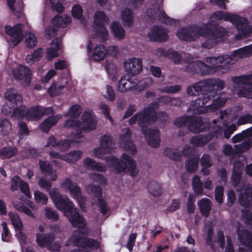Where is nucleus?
<instances>
[{"mask_svg": "<svg viewBox=\"0 0 252 252\" xmlns=\"http://www.w3.org/2000/svg\"><path fill=\"white\" fill-rule=\"evenodd\" d=\"M250 53L248 47L245 46L234 51L230 56L228 55L218 57H207L205 61L211 64L208 65L201 61H195L189 63L185 68L187 72L192 75L204 76L213 74L216 72L228 70L229 65L236 62L235 57L243 58Z\"/></svg>", "mask_w": 252, "mask_h": 252, "instance_id": "1", "label": "nucleus"}, {"mask_svg": "<svg viewBox=\"0 0 252 252\" xmlns=\"http://www.w3.org/2000/svg\"><path fill=\"white\" fill-rule=\"evenodd\" d=\"M224 87V82L219 78H208L200 80L187 88V93L190 95H200L191 105V109L197 114L207 112L206 104L215 95L212 91H220Z\"/></svg>", "mask_w": 252, "mask_h": 252, "instance_id": "2", "label": "nucleus"}, {"mask_svg": "<svg viewBox=\"0 0 252 252\" xmlns=\"http://www.w3.org/2000/svg\"><path fill=\"white\" fill-rule=\"evenodd\" d=\"M159 106L158 102H152L148 106L136 113L128 120L130 125H133L137 122L147 143L154 148H158L160 145L159 131L158 129L148 128V127L157 121L158 116L156 109H158Z\"/></svg>", "mask_w": 252, "mask_h": 252, "instance_id": "3", "label": "nucleus"}, {"mask_svg": "<svg viewBox=\"0 0 252 252\" xmlns=\"http://www.w3.org/2000/svg\"><path fill=\"white\" fill-rule=\"evenodd\" d=\"M226 33L227 31L224 27L210 21L204 24L202 27L192 24L179 28L176 35L181 40L192 42L200 37L215 40L222 37Z\"/></svg>", "mask_w": 252, "mask_h": 252, "instance_id": "4", "label": "nucleus"}, {"mask_svg": "<svg viewBox=\"0 0 252 252\" xmlns=\"http://www.w3.org/2000/svg\"><path fill=\"white\" fill-rule=\"evenodd\" d=\"M92 113L91 111H85L82 116V121L68 119L64 122V126L68 128H74L76 130L74 138H80L83 136L84 133L95 128L97 119Z\"/></svg>", "mask_w": 252, "mask_h": 252, "instance_id": "5", "label": "nucleus"}, {"mask_svg": "<svg viewBox=\"0 0 252 252\" xmlns=\"http://www.w3.org/2000/svg\"><path fill=\"white\" fill-rule=\"evenodd\" d=\"M121 159L112 156L108 160L111 163V165L118 173L126 172L127 169L129 174L132 177L137 176L138 170L136 168V163L127 154L123 153L121 156Z\"/></svg>", "mask_w": 252, "mask_h": 252, "instance_id": "6", "label": "nucleus"}, {"mask_svg": "<svg viewBox=\"0 0 252 252\" xmlns=\"http://www.w3.org/2000/svg\"><path fill=\"white\" fill-rule=\"evenodd\" d=\"M5 97L8 100L12 107V117L17 120L26 118V107L23 105L22 97L13 89H10L4 94Z\"/></svg>", "mask_w": 252, "mask_h": 252, "instance_id": "7", "label": "nucleus"}, {"mask_svg": "<svg viewBox=\"0 0 252 252\" xmlns=\"http://www.w3.org/2000/svg\"><path fill=\"white\" fill-rule=\"evenodd\" d=\"M211 18L218 20H224L226 21H229L235 26L238 31L243 32H245L248 23L247 18L223 11H217L214 12L211 16Z\"/></svg>", "mask_w": 252, "mask_h": 252, "instance_id": "8", "label": "nucleus"}, {"mask_svg": "<svg viewBox=\"0 0 252 252\" xmlns=\"http://www.w3.org/2000/svg\"><path fill=\"white\" fill-rule=\"evenodd\" d=\"M94 24L98 28L95 30L96 36L100 38L101 41L105 43L108 39V32L105 26L108 25L109 19L103 11H97L94 15Z\"/></svg>", "mask_w": 252, "mask_h": 252, "instance_id": "9", "label": "nucleus"}, {"mask_svg": "<svg viewBox=\"0 0 252 252\" xmlns=\"http://www.w3.org/2000/svg\"><path fill=\"white\" fill-rule=\"evenodd\" d=\"M55 236L53 233H37L36 242L37 245L42 248H47L51 252H59L61 246L58 242H54Z\"/></svg>", "mask_w": 252, "mask_h": 252, "instance_id": "10", "label": "nucleus"}, {"mask_svg": "<svg viewBox=\"0 0 252 252\" xmlns=\"http://www.w3.org/2000/svg\"><path fill=\"white\" fill-rule=\"evenodd\" d=\"M50 198L53 200L57 208L65 213L73 206L67 195H61L59 189L54 188L49 192Z\"/></svg>", "mask_w": 252, "mask_h": 252, "instance_id": "11", "label": "nucleus"}, {"mask_svg": "<svg viewBox=\"0 0 252 252\" xmlns=\"http://www.w3.org/2000/svg\"><path fill=\"white\" fill-rule=\"evenodd\" d=\"M62 186L69 190L71 197L77 200L78 205L83 209L85 205V197L82 194L81 189L77 184L66 178L62 184Z\"/></svg>", "mask_w": 252, "mask_h": 252, "instance_id": "12", "label": "nucleus"}, {"mask_svg": "<svg viewBox=\"0 0 252 252\" xmlns=\"http://www.w3.org/2000/svg\"><path fill=\"white\" fill-rule=\"evenodd\" d=\"M68 220L74 228L84 229L87 227V222L84 217L81 215L77 209L72 206L71 209L64 213Z\"/></svg>", "mask_w": 252, "mask_h": 252, "instance_id": "13", "label": "nucleus"}, {"mask_svg": "<svg viewBox=\"0 0 252 252\" xmlns=\"http://www.w3.org/2000/svg\"><path fill=\"white\" fill-rule=\"evenodd\" d=\"M188 129L195 133L203 132L209 128V124L203 122L202 118L198 116H189Z\"/></svg>", "mask_w": 252, "mask_h": 252, "instance_id": "14", "label": "nucleus"}, {"mask_svg": "<svg viewBox=\"0 0 252 252\" xmlns=\"http://www.w3.org/2000/svg\"><path fill=\"white\" fill-rule=\"evenodd\" d=\"M148 36L152 41L155 42H165L168 38L167 29L158 25H154L152 27Z\"/></svg>", "mask_w": 252, "mask_h": 252, "instance_id": "15", "label": "nucleus"}, {"mask_svg": "<svg viewBox=\"0 0 252 252\" xmlns=\"http://www.w3.org/2000/svg\"><path fill=\"white\" fill-rule=\"evenodd\" d=\"M138 83V81L135 77H129L128 75H123L119 82L118 91L124 93L136 90Z\"/></svg>", "mask_w": 252, "mask_h": 252, "instance_id": "16", "label": "nucleus"}, {"mask_svg": "<svg viewBox=\"0 0 252 252\" xmlns=\"http://www.w3.org/2000/svg\"><path fill=\"white\" fill-rule=\"evenodd\" d=\"M12 74L16 79L23 80L27 84H29L31 82V71L28 67L24 65H20L17 68L13 69Z\"/></svg>", "mask_w": 252, "mask_h": 252, "instance_id": "17", "label": "nucleus"}, {"mask_svg": "<svg viewBox=\"0 0 252 252\" xmlns=\"http://www.w3.org/2000/svg\"><path fill=\"white\" fill-rule=\"evenodd\" d=\"M126 71L128 73L135 76L139 73L143 69L142 62L139 58H132L124 63Z\"/></svg>", "mask_w": 252, "mask_h": 252, "instance_id": "18", "label": "nucleus"}, {"mask_svg": "<svg viewBox=\"0 0 252 252\" xmlns=\"http://www.w3.org/2000/svg\"><path fill=\"white\" fill-rule=\"evenodd\" d=\"M237 233L240 243L252 251V232L244 228H237Z\"/></svg>", "mask_w": 252, "mask_h": 252, "instance_id": "19", "label": "nucleus"}, {"mask_svg": "<svg viewBox=\"0 0 252 252\" xmlns=\"http://www.w3.org/2000/svg\"><path fill=\"white\" fill-rule=\"evenodd\" d=\"M82 230H75L73 231L72 236L67 242L66 246L69 245V243L71 242L76 247L83 248L85 239L86 238L84 237L87 235V232Z\"/></svg>", "mask_w": 252, "mask_h": 252, "instance_id": "20", "label": "nucleus"}, {"mask_svg": "<svg viewBox=\"0 0 252 252\" xmlns=\"http://www.w3.org/2000/svg\"><path fill=\"white\" fill-rule=\"evenodd\" d=\"M120 142L124 145V149L130 154L134 155L137 152V149L135 144L131 140V132L127 129L125 133L120 136Z\"/></svg>", "mask_w": 252, "mask_h": 252, "instance_id": "21", "label": "nucleus"}, {"mask_svg": "<svg viewBox=\"0 0 252 252\" xmlns=\"http://www.w3.org/2000/svg\"><path fill=\"white\" fill-rule=\"evenodd\" d=\"M239 201L240 204L245 207L252 206V186H248L244 191L241 192Z\"/></svg>", "mask_w": 252, "mask_h": 252, "instance_id": "22", "label": "nucleus"}, {"mask_svg": "<svg viewBox=\"0 0 252 252\" xmlns=\"http://www.w3.org/2000/svg\"><path fill=\"white\" fill-rule=\"evenodd\" d=\"M214 136V134L212 133L205 134H199L191 137L190 142L195 147H202L210 141Z\"/></svg>", "mask_w": 252, "mask_h": 252, "instance_id": "23", "label": "nucleus"}, {"mask_svg": "<svg viewBox=\"0 0 252 252\" xmlns=\"http://www.w3.org/2000/svg\"><path fill=\"white\" fill-rule=\"evenodd\" d=\"M62 38L57 37L52 41L51 45L53 47L49 48L47 50V58L51 60L58 56V51L62 48Z\"/></svg>", "mask_w": 252, "mask_h": 252, "instance_id": "24", "label": "nucleus"}, {"mask_svg": "<svg viewBox=\"0 0 252 252\" xmlns=\"http://www.w3.org/2000/svg\"><path fill=\"white\" fill-rule=\"evenodd\" d=\"M157 10L158 12L157 19L160 23L166 25H173L176 24V20L169 17L164 10L162 9V7L161 5H158Z\"/></svg>", "mask_w": 252, "mask_h": 252, "instance_id": "25", "label": "nucleus"}, {"mask_svg": "<svg viewBox=\"0 0 252 252\" xmlns=\"http://www.w3.org/2000/svg\"><path fill=\"white\" fill-rule=\"evenodd\" d=\"M198 205L202 215L207 218L211 209L212 202L209 199L202 198L198 201Z\"/></svg>", "mask_w": 252, "mask_h": 252, "instance_id": "26", "label": "nucleus"}, {"mask_svg": "<svg viewBox=\"0 0 252 252\" xmlns=\"http://www.w3.org/2000/svg\"><path fill=\"white\" fill-rule=\"evenodd\" d=\"M110 27L111 32L115 38L119 39H123L125 38V30L119 22H112Z\"/></svg>", "mask_w": 252, "mask_h": 252, "instance_id": "27", "label": "nucleus"}, {"mask_svg": "<svg viewBox=\"0 0 252 252\" xmlns=\"http://www.w3.org/2000/svg\"><path fill=\"white\" fill-rule=\"evenodd\" d=\"M160 55L173 61L176 64H179L181 62L182 57L181 55L178 52L174 51L172 49L168 50L163 49L161 50Z\"/></svg>", "mask_w": 252, "mask_h": 252, "instance_id": "28", "label": "nucleus"}, {"mask_svg": "<svg viewBox=\"0 0 252 252\" xmlns=\"http://www.w3.org/2000/svg\"><path fill=\"white\" fill-rule=\"evenodd\" d=\"M121 18L125 27H131L133 24L134 17L132 11L128 8L124 9L121 12Z\"/></svg>", "mask_w": 252, "mask_h": 252, "instance_id": "29", "label": "nucleus"}, {"mask_svg": "<svg viewBox=\"0 0 252 252\" xmlns=\"http://www.w3.org/2000/svg\"><path fill=\"white\" fill-rule=\"evenodd\" d=\"M41 106L36 105L31 107L26 112V118L28 120H38L42 117Z\"/></svg>", "mask_w": 252, "mask_h": 252, "instance_id": "30", "label": "nucleus"}, {"mask_svg": "<svg viewBox=\"0 0 252 252\" xmlns=\"http://www.w3.org/2000/svg\"><path fill=\"white\" fill-rule=\"evenodd\" d=\"M163 154L164 156L173 161H180L182 157V154L177 148L166 147L163 150Z\"/></svg>", "mask_w": 252, "mask_h": 252, "instance_id": "31", "label": "nucleus"}, {"mask_svg": "<svg viewBox=\"0 0 252 252\" xmlns=\"http://www.w3.org/2000/svg\"><path fill=\"white\" fill-rule=\"evenodd\" d=\"M18 149L15 147H4L0 149V158L2 159H9L16 155Z\"/></svg>", "mask_w": 252, "mask_h": 252, "instance_id": "32", "label": "nucleus"}, {"mask_svg": "<svg viewBox=\"0 0 252 252\" xmlns=\"http://www.w3.org/2000/svg\"><path fill=\"white\" fill-rule=\"evenodd\" d=\"M107 53V50L104 45H97L94 48L93 56L95 61H100L104 59Z\"/></svg>", "mask_w": 252, "mask_h": 252, "instance_id": "33", "label": "nucleus"}, {"mask_svg": "<svg viewBox=\"0 0 252 252\" xmlns=\"http://www.w3.org/2000/svg\"><path fill=\"white\" fill-rule=\"evenodd\" d=\"M100 147L103 149L104 154L111 152L113 148L112 137L108 134L103 135L100 138Z\"/></svg>", "mask_w": 252, "mask_h": 252, "instance_id": "34", "label": "nucleus"}, {"mask_svg": "<svg viewBox=\"0 0 252 252\" xmlns=\"http://www.w3.org/2000/svg\"><path fill=\"white\" fill-rule=\"evenodd\" d=\"M23 25L22 24H17L13 27L5 26V31L7 34L10 36L23 37L24 35L22 32Z\"/></svg>", "mask_w": 252, "mask_h": 252, "instance_id": "35", "label": "nucleus"}, {"mask_svg": "<svg viewBox=\"0 0 252 252\" xmlns=\"http://www.w3.org/2000/svg\"><path fill=\"white\" fill-rule=\"evenodd\" d=\"M232 81L236 84H242L252 86V73L233 77Z\"/></svg>", "mask_w": 252, "mask_h": 252, "instance_id": "36", "label": "nucleus"}, {"mask_svg": "<svg viewBox=\"0 0 252 252\" xmlns=\"http://www.w3.org/2000/svg\"><path fill=\"white\" fill-rule=\"evenodd\" d=\"M147 188L149 193L154 196H158L162 194L160 185L155 181H150Z\"/></svg>", "mask_w": 252, "mask_h": 252, "instance_id": "37", "label": "nucleus"}, {"mask_svg": "<svg viewBox=\"0 0 252 252\" xmlns=\"http://www.w3.org/2000/svg\"><path fill=\"white\" fill-rule=\"evenodd\" d=\"M86 190L89 194L93 195L97 199L101 198L102 196V189L99 185L90 184L86 188Z\"/></svg>", "mask_w": 252, "mask_h": 252, "instance_id": "38", "label": "nucleus"}, {"mask_svg": "<svg viewBox=\"0 0 252 252\" xmlns=\"http://www.w3.org/2000/svg\"><path fill=\"white\" fill-rule=\"evenodd\" d=\"M9 216L15 231L22 230L23 225L18 215L11 212L9 213Z\"/></svg>", "mask_w": 252, "mask_h": 252, "instance_id": "39", "label": "nucleus"}, {"mask_svg": "<svg viewBox=\"0 0 252 252\" xmlns=\"http://www.w3.org/2000/svg\"><path fill=\"white\" fill-rule=\"evenodd\" d=\"M12 129V125L10 121L7 119H0V134L2 135H7Z\"/></svg>", "mask_w": 252, "mask_h": 252, "instance_id": "40", "label": "nucleus"}, {"mask_svg": "<svg viewBox=\"0 0 252 252\" xmlns=\"http://www.w3.org/2000/svg\"><path fill=\"white\" fill-rule=\"evenodd\" d=\"M82 111L83 109L80 105L74 104L69 109L65 116H69L71 119H77L80 117Z\"/></svg>", "mask_w": 252, "mask_h": 252, "instance_id": "41", "label": "nucleus"}, {"mask_svg": "<svg viewBox=\"0 0 252 252\" xmlns=\"http://www.w3.org/2000/svg\"><path fill=\"white\" fill-rule=\"evenodd\" d=\"M199 158L193 157L187 161L186 168L188 173H191L196 171L198 167Z\"/></svg>", "mask_w": 252, "mask_h": 252, "instance_id": "42", "label": "nucleus"}, {"mask_svg": "<svg viewBox=\"0 0 252 252\" xmlns=\"http://www.w3.org/2000/svg\"><path fill=\"white\" fill-rule=\"evenodd\" d=\"M83 248H89L92 251L97 250L100 247L99 242L94 239L86 238Z\"/></svg>", "mask_w": 252, "mask_h": 252, "instance_id": "43", "label": "nucleus"}, {"mask_svg": "<svg viewBox=\"0 0 252 252\" xmlns=\"http://www.w3.org/2000/svg\"><path fill=\"white\" fill-rule=\"evenodd\" d=\"M43 49L38 48L35 49L31 55H29L26 57V61L28 63H31L32 61H38L40 58L43 56Z\"/></svg>", "mask_w": 252, "mask_h": 252, "instance_id": "44", "label": "nucleus"}, {"mask_svg": "<svg viewBox=\"0 0 252 252\" xmlns=\"http://www.w3.org/2000/svg\"><path fill=\"white\" fill-rule=\"evenodd\" d=\"M53 117H49L46 119L40 125V127L44 132L47 133L50 128L56 124V120Z\"/></svg>", "mask_w": 252, "mask_h": 252, "instance_id": "45", "label": "nucleus"}, {"mask_svg": "<svg viewBox=\"0 0 252 252\" xmlns=\"http://www.w3.org/2000/svg\"><path fill=\"white\" fill-rule=\"evenodd\" d=\"M240 97H246L248 99L252 98V86L246 85L240 88L237 93Z\"/></svg>", "mask_w": 252, "mask_h": 252, "instance_id": "46", "label": "nucleus"}, {"mask_svg": "<svg viewBox=\"0 0 252 252\" xmlns=\"http://www.w3.org/2000/svg\"><path fill=\"white\" fill-rule=\"evenodd\" d=\"M34 200L37 203L43 205L47 204L48 200V196L44 193L38 190L34 191Z\"/></svg>", "mask_w": 252, "mask_h": 252, "instance_id": "47", "label": "nucleus"}, {"mask_svg": "<svg viewBox=\"0 0 252 252\" xmlns=\"http://www.w3.org/2000/svg\"><path fill=\"white\" fill-rule=\"evenodd\" d=\"M97 207L100 213L103 215H106L110 210L107 202L101 198L97 199Z\"/></svg>", "mask_w": 252, "mask_h": 252, "instance_id": "48", "label": "nucleus"}, {"mask_svg": "<svg viewBox=\"0 0 252 252\" xmlns=\"http://www.w3.org/2000/svg\"><path fill=\"white\" fill-rule=\"evenodd\" d=\"M39 166L41 172L46 175H47V174H49V172H51L53 169L52 165L45 160H40L39 161Z\"/></svg>", "mask_w": 252, "mask_h": 252, "instance_id": "49", "label": "nucleus"}, {"mask_svg": "<svg viewBox=\"0 0 252 252\" xmlns=\"http://www.w3.org/2000/svg\"><path fill=\"white\" fill-rule=\"evenodd\" d=\"M189 116L184 115L181 117L176 118L174 121L175 126L181 127L187 126H188Z\"/></svg>", "mask_w": 252, "mask_h": 252, "instance_id": "50", "label": "nucleus"}, {"mask_svg": "<svg viewBox=\"0 0 252 252\" xmlns=\"http://www.w3.org/2000/svg\"><path fill=\"white\" fill-rule=\"evenodd\" d=\"M242 179V172L240 170H233L232 172L231 181L233 186L236 187Z\"/></svg>", "mask_w": 252, "mask_h": 252, "instance_id": "51", "label": "nucleus"}, {"mask_svg": "<svg viewBox=\"0 0 252 252\" xmlns=\"http://www.w3.org/2000/svg\"><path fill=\"white\" fill-rule=\"evenodd\" d=\"M224 188L222 186H218L216 187L215 190V198L219 204L223 202Z\"/></svg>", "mask_w": 252, "mask_h": 252, "instance_id": "52", "label": "nucleus"}, {"mask_svg": "<svg viewBox=\"0 0 252 252\" xmlns=\"http://www.w3.org/2000/svg\"><path fill=\"white\" fill-rule=\"evenodd\" d=\"M30 131L29 128L25 122H20L19 124L18 135L20 139H22L25 136L29 135Z\"/></svg>", "mask_w": 252, "mask_h": 252, "instance_id": "53", "label": "nucleus"}, {"mask_svg": "<svg viewBox=\"0 0 252 252\" xmlns=\"http://www.w3.org/2000/svg\"><path fill=\"white\" fill-rule=\"evenodd\" d=\"M37 38L32 33H29L26 39V44L28 48H32L37 44Z\"/></svg>", "mask_w": 252, "mask_h": 252, "instance_id": "54", "label": "nucleus"}, {"mask_svg": "<svg viewBox=\"0 0 252 252\" xmlns=\"http://www.w3.org/2000/svg\"><path fill=\"white\" fill-rule=\"evenodd\" d=\"M195 201V198L193 194H189L188 197L187 207V211L190 214H193L194 212L195 206L194 202Z\"/></svg>", "mask_w": 252, "mask_h": 252, "instance_id": "55", "label": "nucleus"}, {"mask_svg": "<svg viewBox=\"0 0 252 252\" xmlns=\"http://www.w3.org/2000/svg\"><path fill=\"white\" fill-rule=\"evenodd\" d=\"M45 214L46 217L54 221H58L59 215L56 211L53 210L51 208L46 207L45 209Z\"/></svg>", "mask_w": 252, "mask_h": 252, "instance_id": "56", "label": "nucleus"}, {"mask_svg": "<svg viewBox=\"0 0 252 252\" xmlns=\"http://www.w3.org/2000/svg\"><path fill=\"white\" fill-rule=\"evenodd\" d=\"M72 15L76 19H81L83 16V10L79 4H76L72 7Z\"/></svg>", "mask_w": 252, "mask_h": 252, "instance_id": "57", "label": "nucleus"}, {"mask_svg": "<svg viewBox=\"0 0 252 252\" xmlns=\"http://www.w3.org/2000/svg\"><path fill=\"white\" fill-rule=\"evenodd\" d=\"M158 99L159 101H163L166 103L170 104L171 105L174 106H180L182 103L181 99L178 98H172L168 96H161L159 97Z\"/></svg>", "mask_w": 252, "mask_h": 252, "instance_id": "58", "label": "nucleus"}, {"mask_svg": "<svg viewBox=\"0 0 252 252\" xmlns=\"http://www.w3.org/2000/svg\"><path fill=\"white\" fill-rule=\"evenodd\" d=\"M71 144V141L69 139L60 140L57 143L58 149L61 152H65L68 150Z\"/></svg>", "mask_w": 252, "mask_h": 252, "instance_id": "59", "label": "nucleus"}, {"mask_svg": "<svg viewBox=\"0 0 252 252\" xmlns=\"http://www.w3.org/2000/svg\"><path fill=\"white\" fill-rule=\"evenodd\" d=\"M252 123V115L249 113L239 117L237 121V125L241 126L247 124Z\"/></svg>", "mask_w": 252, "mask_h": 252, "instance_id": "60", "label": "nucleus"}, {"mask_svg": "<svg viewBox=\"0 0 252 252\" xmlns=\"http://www.w3.org/2000/svg\"><path fill=\"white\" fill-rule=\"evenodd\" d=\"M242 219L243 221L247 225L252 227V212L246 210L242 211Z\"/></svg>", "mask_w": 252, "mask_h": 252, "instance_id": "61", "label": "nucleus"}, {"mask_svg": "<svg viewBox=\"0 0 252 252\" xmlns=\"http://www.w3.org/2000/svg\"><path fill=\"white\" fill-rule=\"evenodd\" d=\"M38 185L41 188L49 191L51 190L52 183L51 181L48 180L45 177H41L38 181Z\"/></svg>", "mask_w": 252, "mask_h": 252, "instance_id": "62", "label": "nucleus"}, {"mask_svg": "<svg viewBox=\"0 0 252 252\" xmlns=\"http://www.w3.org/2000/svg\"><path fill=\"white\" fill-rule=\"evenodd\" d=\"M20 183L19 188L21 191L24 193L27 198L31 199L32 198V195L30 191L28 184L23 180Z\"/></svg>", "mask_w": 252, "mask_h": 252, "instance_id": "63", "label": "nucleus"}, {"mask_svg": "<svg viewBox=\"0 0 252 252\" xmlns=\"http://www.w3.org/2000/svg\"><path fill=\"white\" fill-rule=\"evenodd\" d=\"M215 91H212L215 97L211 101H212V104L216 107H221L223 106L226 102V99H222L220 97L218 96L217 93L215 92Z\"/></svg>", "mask_w": 252, "mask_h": 252, "instance_id": "64", "label": "nucleus"}]
</instances>
